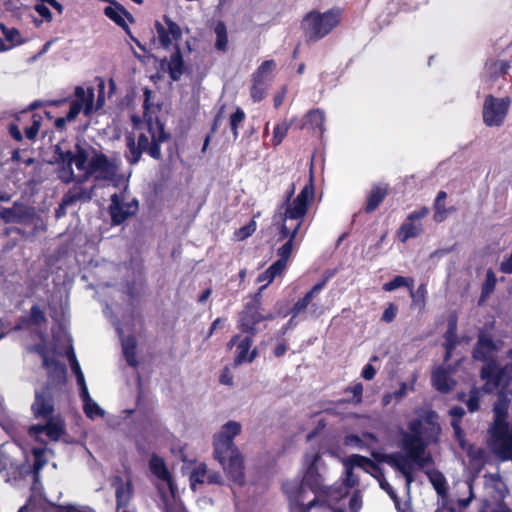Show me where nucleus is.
Segmentation results:
<instances>
[{
    "label": "nucleus",
    "instance_id": "nucleus-39",
    "mask_svg": "<svg viewBox=\"0 0 512 512\" xmlns=\"http://www.w3.org/2000/svg\"><path fill=\"white\" fill-rule=\"evenodd\" d=\"M214 32L216 35L215 48L219 51L225 52L228 45L227 28L224 22L219 21L215 25Z\"/></svg>",
    "mask_w": 512,
    "mask_h": 512
},
{
    "label": "nucleus",
    "instance_id": "nucleus-8",
    "mask_svg": "<svg viewBox=\"0 0 512 512\" xmlns=\"http://www.w3.org/2000/svg\"><path fill=\"white\" fill-rule=\"evenodd\" d=\"M149 468L157 477V489L164 504V512H170L169 504L175 497V487L170 472L168 471L164 460L153 455L149 460Z\"/></svg>",
    "mask_w": 512,
    "mask_h": 512
},
{
    "label": "nucleus",
    "instance_id": "nucleus-10",
    "mask_svg": "<svg viewBox=\"0 0 512 512\" xmlns=\"http://www.w3.org/2000/svg\"><path fill=\"white\" fill-rule=\"evenodd\" d=\"M119 163L116 158H109L101 152L92 149V156L87 166L84 179L94 176L99 180H113L117 175Z\"/></svg>",
    "mask_w": 512,
    "mask_h": 512
},
{
    "label": "nucleus",
    "instance_id": "nucleus-48",
    "mask_svg": "<svg viewBox=\"0 0 512 512\" xmlns=\"http://www.w3.org/2000/svg\"><path fill=\"white\" fill-rule=\"evenodd\" d=\"M0 28L7 41L11 42L13 45H18L22 43L20 33L17 29L7 28L3 24L0 25Z\"/></svg>",
    "mask_w": 512,
    "mask_h": 512
},
{
    "label": "nucleus",
    "instance_id": "nucleus-28",
    "mask_svg": "<svg viewBox=\"0 0 512 512\" xmlns=\"http://www.w3.org/2000/svg\"><path fill=\"white\" fill-rule=\"evenodd\" d=\"M432 382L434 387L441 392H449L452 390L454 382L451 380L449 373L442 367L437 368L432 373Z\"/></svg>",
    "mask_w": 512,
    "mask_h": 512
},
{
    "label": "nucleus",
    "instance_id": "nucleus-4",
    "mask_svg": "<svg viewBox=\"0 0 512 512\" xmlns=\"http://www.w3.org/2000/svg\"><path fill=\"white\" fill-rule=\"evenodd\" d=\"M147 125V133H140L137 141L132 136L126 138L125 157L132 165L140 161L144 152L153 159L159 160L162 156L161 144L169 139V134L165 132L164 125L159 120L149 121Z\"/></svg>",
    "mask_w": 512,
    "mask_h": 512
},
{
    "label": "nucleus",
    "instance_id": "nucleus-64",
    "mask_svg": "<svg viewBox=\"0 0 512 512\" xmlns=\"http://www.w3.org/2000/svg\"><path fill=\"white\" fill-rule=\"evenodd\" d=\"M429 213V209L427 207H422L419 210L413 211L408 215L410 220H415L416 222H420L422 218L427 216Z\"/></svg>",
    "mask_w": 512,
    "mask_h": 512
},
{
    "label": "nucleus",
    "instance_id": "nucleus-11",
    "mask_svg": "<svg viewBox=\"0 0 512 512\" xmlns=\"http://www.w3.org/2000/svg\"><path fill=\"white\" fill-rule=\"evenodd\" d=\"M511 100L509 97L496 98L488 95L483 104V122L488 127L501 126L507 116Z\"/></svg>",
    "mask_w": 512,
    "mask_h": 512
},
{
    "label": "nucleus",
    "instance_id": "nucleus-12",
    "mask_svg": "<svg viewBox=\"0 0 512 512\" xmlns=\"http://www.w3.org/2000/svg\"><path fill=\"white\" fill-rule=\"evenodd\" d=\"M313 195L312 187L305 186L298 196L292 201L291 205L285 208L284 216L282 218L281 232L284 236L289 232V221H303L307 213L308 200Z\"/></svg>",
    "mask_w": 512,
    "mask_h": 512
},
{
    "label": "nucleus",
    "instance_id": "nucleus-55",
    "mask_svg": "<svg viewBox=\"0 0 512 512\" xmlns=\"http://www.w3.org/2000/svg\"><path fill=\"white\" fill-rule=\"evenodd\" d=\"M256 230V223L255 221H250L249 224L241 227L237 232H236V237L238 240H244L246 238H248L249 236H251Z\"/></svg>",
    "mask_w": 512,
    "mask_h": 512
},
{
    "label": "nucleus",
    "instance_id": "nucleus-52",
    "mask_svg": "<svg viewBox=\"0 0 512 512\" xmlns=\"http://www.w3.org/2000/svg\"><path fill=\"white\" fill-rule=\"evenodd\" d=\"M41 125V117L33 115L32 125L24 129V133L27 139L34 140L39 132Z\"/></svg>",
    "mask_w": 512,
    "mask_h": 512
},
{
    "label": "nucleus",
    "instance_id": "nucleus-57",
    "mask_svg": "<svg viewBox=\"0 0 512 512\" xmlns=\"http://www.w3.org/2000/svg\"><path fill=\"white\" fill-rule=\"evenodd\" d=\"M495 285H496L495 274L491 269H489L486 273V280H485V283L482 288L483 293H485V294L490 293L494 289Z\"/></svg>",
    "mask_w": 512,
    "mask_h": 512
},
{
    "label": "nucleus",
    "instance_id": "nucleus-44",
    "mask_svg": "<svg viewBox=\"0 0 512 512\" xmlns=\"http://www.w3.org/2000/svg\"><path fill=\"white\" fill-rule=\"evenodd\" d=\"M344 444L348 447L359 449V450H368L369 444L364 440V436H358L356 434L346 435L344 438Z\"/></svg>",
    "mask_w": 512,
    "mask_h": 512
},
{
    "label": "nucleus",
    "instance_id": "nucleus-13",
    "mask_svg": "<svg viewBox=\"0 0 512 512\" xmlns=\"http://www.w3.org/2000/svg\"><path fill=\"white\" fill-rule=\"evenodd\" d=\"M481 377L487 381V384H492L495 388L512 393V364H507L501 368L496 362L488 363L482 367Z\"/></svg>",
    "mask_w": 512,
    "mask_h": 512
},
{
    "label": "nucleus",
    "instance_id": "nucleus-56",
    "mask_svg": "<svg viewBox=\"0 0 512 512\" xmlns=\"http://www.w3.org/2000/svg\"><path fill=\"white\" fill-rule=\"evenodd\" d=\"M34 463H33V471H34V479L37 480L39 471L45 466L46 460L43 458V454L40 451H34Z\"/></svg>",
    "mask_w": 512,
    "mask_h": 512
},
{
    "label": "nucleus",
    "instance_id": "nucleus-14",
    "mask_svg": "<svg viewBox=\"0 0 512 512\" xmlns=\"http://www.w3.org/2000/svg\"><path fill=\"white\" fill-rule=\"evenodd\" d=\"M261 321V295L257 293L241 312L239 323L243 331L254 334L255 325Z\"/></svg>",
    "mask_w": 512,
    "mask_h": 512
},
{
    "label": "nucleus",
    "instance_id": "nucleus-32",
    "mask_svg": "<svg viewBox=\"0 0 512 512\" xmlns=\"http://www.w3.org/2000/svg\"><path fill=\"white\" fill-rule=\"evenodd\" d=\"M422 233V225L420 222L410 220L407 217L399 230V238L402 242H406L409 238L417 237Z\"/></svg>",
    "mask_w": 512,
    "mask_h": 512
},
{
    "label": "nucleus",
    "instance_id": "nucleus-60",
    "mask_svg": "<svg viewBox=\"0 0 512 512\" xmlns=\"http://www.w3.org/2000/svg\"><path fill=\"white\" fill-rule=\"evenodd\" d=\"M396 313H397V307L393 304H390L383 312L382 314V320L384 322H387V323H390L392 322L395 317H396Z\"/></svg>",
    "mask_w": 512,
    "mask_h": 512
},
{
    "label": "nucleus",
    "instance_id": "nucleus-40",
    "mask_svg": "<svg viewBox=\"0 0 512 512\" xmlns=\"http://www.w3.org/2000/svg\"><path fill=\"white\" fill-rule=\"evenodd\" d=\"M405 286L410 290L411 296H414V281L412 278H406L403 276H396L390 282L383 285L385 291H393L399 287Z\"/></svg>",
    "mask_w": 512,
    "mask_h": 512
},
{
    "label": "nucleus",
    "instance_id": "nucleus-34",
    "mask_svg": "<svg viewBox=\"0 0 512 512\" xmlns=\"http://www.w3.org/2000/svg\"><path fill=\"white\" fill-rule=\"evenodd\" d=\"M284 271L283 268H281L280 263H273L267 270L259 274L257 277V282L262 283V285L259 288V292L261 294V291L264 290L277 275H280Z\"/></svg>",
    "mask_w": 512,
    "mask_h": 512
},
{
    "label": "nucleus",
    "instance_id": "nucleus-7",
    "mask_svg": "<svg viewBox=\"0 0 512 512\" xmlns=\"http://www.w3.org/2000/svg\"><path fill=\"white\" fill-rule=\"evenodd\" d=\"M75 100L71 101L70 108L65 117H59L55 120L54 126L57 130L65 129L67 122L74 121L81 111L89 116L94 111V89L89 87L84 89L77 86L74 91Z\"/></svg>",
    "mask_w": 512,
    "mask_h": 512
},
{
    "label": "nucleus",
    "instance_id": "nucleus-9",
    "mask_svg": "<svg viewBox=\"0 0 512 512\" xmlns=\"http://www.w3.org/2000/svg\"><path fill=\"white\" fill-rule=\"evenodd\" d=\"M139 209V202L131 197L125 188L120 193H114L110 198L109 214L113 225H120L134 216Z\"/></svg>",
    "mask_w": 512,
    "mask_h": 512
},
{
    "label": "nucleus",
    "instance_id": "nucleus-54",
    "mask_svg": "<svg viewBox=\"0 0 512 512\" xmlns=\"http://www.w3.org/2000/svg\"><path fill=\"white\" fill-rule=\"evenodd\" d=\"M164 22L171 35L172 41L179 40L182 36V31L179 25L172 21L168 16H164Z\"/></svg>",
    "mask_w": 512,
    "mask_h": 512
},
{
    "label": "nucleus",
    "instance_id": "nucleus-27",
    "mask_svg": "<svg viewBox=\"0 0 512 512\" xmlns=\"http://www.w3.org/2000/svg\"><path fill=\"white\" fill-rule=\"evenodd\" d=\"M485 488L489 490L495 499H503L507 492L506 485L499 474L485 475Z\"/></svg>",
    "mask_w": 512,
    "mask_h": 512
},
{
    "label": "nucleus",
    "instance_id": "nucleus-30",
    "mask_svg": "<svg viewBox=\"0 0 512 512\" xmlns=\"http://www.w3.org/2000/svg\"><path fill=\"white\" fill-rule=\"evenodd\" d=\"M117 332L121 337L122 349L124 357L128 363V365L135 367L137 365L136 360V340L133 336H128L126 338L122 337V329L117 327Z\"/></svg>",
    "mask_w": 512,
    "mask_h": 512
},
{
    "label": "nucleus",
    "instance_id": "nucleus-50",
    "mask_svg": "<svg viewBox=\"0 0 512 512\" xmlns=\"http://www.w3.org/2000/svg\"><path fill=\"white\" fill-rule=\"evenodd\" d=\"M480 392L477 388L470 390L468 399L466 401L467 408L470 412H475L479 409Z\"/></svg>",
    "mask_w": 512,
    "mask_h": 512
},
{
    "label": "nucleus",
    "instance_id": "nucleus-53",
    "mask_svg": "<svg viewBox=\"0 0 512 512\" xmlns=\"http://www.w3.org/2000/svg\"><path fill=\"white\" fill-rule=\"evenodd\" d=\"M294 192H295V186H294V184H292L290 189L287 191V193L285 195V199H284L282 205L278 208L277 213L274 216V220L279 218V220L282 221V218H283L284 212H285V208L288 205H291V203H292L291 198H292Z\"/></svg>",
    "mask_w": 512,
    "mask_h": 512
},
{
    "label": "nucleus",
    "instance_id": "nucleus-17",
    "mask_svg": "<svg viewBox=\"0 0 512 512\" xmlns=\"http://www.w3.org/2000/svg\"><path fill=\"white\" fill-rule=\"evenodd\" d=\"M325 281L317 283L312 287V289L305 294L304 297L300 298L291 308L290 314L294 315V317H298L305 313V311L309 308V313L313 316L316 315V310L318 306L315 303H312L313 298L318 295L321 290L324 288Z\"/></svg>",
    "mask_w": 512,
    "mask_h": 512
},
{
    "label": "nucleus",
    "instance_id": "nucleus-16",
    "mask_svg": "<svg viewBox=\"0 0 512 512\" xmlns=\"http://www.w3.org/2000/svg\"><path fill=\"white\" fill-rule=\"evenodd\" d=\"M84 175L75 179V184L64 194V205H75L77 203H88L93 198L94 186L86 187Z\"/></svg>",
    "mask_w": 512,
    "mask_h": 512
},
{
    "label": "nucleus",
    "instance_id": "nucleus-59",
    "mask_svg": "<svg viewBox=\"0 0 512 512\" xmlns=\"http://www.w3.org/2000/svg\"><path fill=\"white\" fill-rule=\"evenodd\" d=\"M30 318H31V321L35 324H40L41 322H43L45 320L43 311L37 305H34L31 307Z\"/></svg>",
    "mask_w": 512,
    "mask_h": 512
},
{
    "label": "nucleus",
    "instance_id": "nucleus-36",
    "mask_svg": "<svg viewBox=\"0 0 512 512\" xmlns=\"http://www.w3.org/2000/svg\"><path fill=\"white\" fill-rule=\"evenodd\" d=\"M83 402V409L86 416L90 419L96 417H102L104 410L91 398L89 392L85 395L80 396Z\"/></svg>",
    "mask_w": 512,
    "mask_h": 512
},
{
    "label": "nucleus",
    "instance_id": "nucleus-38",
    "mask_svg": "<svg viewBox=\"0 0 512 512\" xmlns=\"http://www.w3.org/2000/svg\"><path fill=\"white\" fill-rule=\"evenodd\" d=\"M325 121L324 112L320 109H314L309 111L305 116L304 125L309 124L313 129L318 128L322 134L324 131L323 124Z\"/></svg>",
    "mask_w": 512,
    "mask_h": 512
},
{
    "label": "nucleus",
    "instance_id": "nucleus-26",
    "mask_svg": "<svg viewBox=\"0 0 512 512\" xmlns=\"http://www.w3.org/2000/svg\"><path fill=\"white\" fill-rule=\"evenodd\" d=\"M18 512H95V511L89 506L69 504V505H63V506L50 505L48 507L39 508V509H35V510H30L27 506H23L19 509Z\"/></svg>",
    "mask_w": 512,
    "mask_h": 512
},
{
    "label": "nucleus",
    "instance_id": "nucleus-2",
    "mask_svg": "<svg viewBox=\"0 0 512 512\" xmlns=\"http://www.w3.org/2000/svg\"><path fill=\"white\" fill-rule=\"evenodd\" d=\"M439 433L437 414L430 411L421 419L409 421L408 430L399 429L401 451L378 453L371 450V455L375 460L386 463L400 473L409 490L415 480V472L432 465L433 458L427 451V447L431 442L436 441Z\"/></svg>",
    "mask_w": 512,
    "mask_h": 512
},
{
    "label": "nucleus",
    "instance_id": "nucleus-45",
    "mask_svg": "<svg viewBox=\"0 0 512 512\" xmlns=\"http://www.w3.org/2000/svg\"><path fill=\"white\" fill-rule=\"evenodd\" d=\"M245 119V113L241 108H237L236 111L230 116V128L234 137V140H236L239 136L238 128L242 124V122Z\"/></svg>",
    "mask_w": 512,
    "mask_h": 512
},
{
    "label": "nucleus",
    "instance_id": "nucleus-58",
    "mask_svg": "<svg viewBox=\"0 0 512 512\" xmlns=\"http://www.w3.org/2000/svg\"><path fill=\"white\" fill-rule=\"evenodd\" d=\"M66 356L68 358L71 370L74 373V375L78 374L79 371H82L72 347H70V349L67 351Z\"/></svg>",
    "mask_w": 512,
    "mask_h": 512
},
{
    "label": "nucleus",
    "instance_id": "nucleus-15",
    "mask_svg": "<svg viewBox=\"0 0 512 512\" xmlns=\"http://www.w3.org/2000/svg\"><path fill=\"white\" fill-rule=\"evenodd\" d=\"M31 409L36 418L48 419L51 417L54 411V400L49 387L35 390V400Z\"/></svg>",
    "mask_w": 512,
    "mask_h": 512
},
{
    "label": "nucleus",
    "instance_id": "nucleus-35",
    "mask_svg": "<svg viewBox=\"0 0 512 512\" xmlns=\"http://www.w3.org/2000/svg\"><path fill=\"white\" fill-rule=\"evenodd\" d=\"M430 483L435 489L438 497L444 496L448 494L447 491V482L444 475L437 470H429L426 472Z\"/></svg>",
    "mask_w": 512,
    "mask_h": 512
},
{
    "label": "nucleus",
    "instance_id": "nucleus-63",
    "mask_svg": "<svg viewBox=\"0 0 512 512\" xmlns=\"http://www.w3.org/2000/svg\"><path fill=\"white\" fill-rule=\"evenodd\" d=\"M347 391L353 394L356 403H361L363 393V385L361 383H357L354 386L349 387Z\"/></svg>",
    "mask_w": 512,
    "mask_h": 512
},
{
    "label": "nucleus",
    "instance_id": "nucleus-41",
    "mask_svg": "<svg viewBox=\"0 0 512 512\" xmlns=\"http://www.w3.org/2000/svg\"><path fill=\"white\" fill-rule=\"evenodd\" d=\"M269 81L258 79L253 77V84L251 87V97L254 100V102L261 101L265 95L266 91L268 89Z\"/></svg>",
    "mask_w": 512,
    "mask_h": 512
},
{
    "label": "nucleus",
    "instance_id": "nucleus-3",
    "mask_svg": "<svg viewBox=\"0 0 512 512\" xmlns=\"http://www.w3.org/2000/svg\"><path fill=\"white\" fill-rule=\"evenodd\" d=\"M241 432V424L228 421L214 435V458L227 472L229 478L236 484L244 483V467L242 457L233 440Z\"/></svg>",
    "mask_w": 512,
    "mask_h": 512
},
{
    "label": "nucleus",
    "instance_id": "nucleus-1",
    "mask_svg": "<svg viewBox=\"0 0 512 512\" xmlns=\"http://www.w3.org/2000/svg\"><path fill=\"white\" fill-rule=\"evenodd\" d=\"M306 466L301 485L293 491L291 484H284V491L289 495L292 512H344L343 505L337 506L348 495L350 488L358 484V477L353 469L362 468L365 472L376 470L377 465L369 458L353 454L343 461L344 479L340 484L325 487V465L319 453H306ZM362 507L360 493L355 491L349 499L350 512H359Z\"/></svg>",
    "mask_w": 512,
    "mask_h": 512
},
{
    "label": "nucleus",
    "instance_id": "nucleus-6",
    "mask_svg": "<svg viewBox=\"0 0 512 512\" xmlns=\"http://www.w3.org/2000/svg\"><path fill=\"white\" fill-rule=\"evenodd\" d=\"M340 16V9H330L323 13L310 11L302 20L305 36L310 41L324 38L339 24Z\"/></svg>",
    "mask_w": 512,
    "mask_h": 512
},
{
    "label": "nucleus",
    "instance_id": "nucleus-61",
    "mask_svg": "<svg viewBox=\"0 0 512 512\" xmlns=\"http://www.w3.org/2000/svg\"><path fill=\"white\" fill-rule=\"evenodd\" d=\"M451 426L454 430L455 438L458 440L460 446L464 448V432L460 426V422L451 421Z\"/></svg>",
    "mask_w": 512,
    "mask_h": 512
},
{
    "label": "nucleus",
    "instance_id": "nucleus-29",
    "mask_svg": "<svg viewBox=\"0 0 512 512\" xmlns=\"http://www.w3.org/2000/svg\"><path fill=\"white\" fill-rule=\"evenodd\" d=\"M184 72V61L180 49L176 50L170 56L168 61V73L173 81H178Z\"/></svg>",
    "mask_w": 512,
    "mask_h": 512
},
{
    "label": "nucleus",
    "instance_id": "nucleus-51",
    "mask_svg": "<svg viewBox=\"0 0 512 512\" xmlns=\"http://www.w3.org/2000/svg\"><path fill=\"white\" fill-rule=\"evenodd\" d=\"M438 508L435 512H456L455 504L449 499L448 494L438 497Z\"/></svg>",
    "mask_w": 512,
    "mask_h": 512
},
{
    "label": "nucleus",
    "instance_id": "nucleus-43",
    "mask_svg": "<svg viewBox=\"0 0 512 512\" xmlns=\"http://www.w3.org/2000/svg\"><path fill=\"white\" fill-rule=\"evenodd\" d=\"M207 475V466L204 463L198 464L190 475L191 488L196 489L197 484L205 483Z\"/></svg>",
    "mask_w": 512,
    "mask_h": 512
},
{
    "label": "nucleus",
    "instance_id": "nucleus-25",
    "mask_svg": "<svg viewBox=\"0 0 512 512\" xmlns=\"http://www.w3.org/2000/svg\"><path fill=\"white\" fill-rule=\"evenodd\" d=\"M445 338V360L447 361L451 355L453 350L458 344L457 339V318L455 316H452L448 320V327L444 334Z\"/></svg>",
    "mask_w": 512,
    "mask_h": 512
},
{
    "label": "nucleus",
    "instance_id": "nucleus-19",
    "mask_svg": "<svg viewBox=\"0 0 512 512\" xmlns=\"http://www.w3.org/2000/svg\"><path fill=\"white\" fill-rule=\"evenodd\" d=\"M64 432V425L62 421L57 419L48 418L44 425H33L29 428V434L36 438L45 434L50 440L57 441Z\"/></svg>",
    "mask_w": 512,
    "mask_h": 512
},
{
    "label": "nucleus",
    "instance_id": "nucleus-23",
    "mask_svg": "<svg viewBox=\"0 0 512 512\" xmlns=\"http://www.w3.org/2000/svg\"><path fill=\"white\" fill-rule=\"evenodd\" d=\"M28 216L26 206L21 202H14L12 207L0 210V219L5 223H21Z\"/></svg>",
    "mask_w": 512,
    "mask_h": 512
},
{
    "label": "nucleus",
    "instance_id": "nucleus-18",
    "mask_svg": "<svg viewBox=\"0 0 512 512\" xmlns=\"http://www.w3.org/2000/svg\"><path fill=\"white\" fill-rule=\"evenodd\" d=\"M496 351L497 347L492 338L481 332L478 335L472 356L475 360L486 362L484 365L486 366L488 363L495 362L492 360V358L494 357Z\"/></svg>",
    "mask_w": 512,
    "mask_h": 512
},
{
    "label": "nucleus",
    "instance_id": "nucleus-46",
    "mask_svg": "<svg viewBox=\"0 0 512 512\" xmlns=\"http://www.w3.org/2000/svg\"><path fill=\"white\" fill-rule=\"evenodd\" d=\"M276 64L273 60L264 61L253 74V77L263 80H270L269 75L275 68Z\"/></svg>",
    "mask_w": 512,
    "mask_h": 512
},
{
    "label": "nucleus",
    "instance_id": "nucleus-62",
    "mask_svg": "<svg viewBox=\"0 0 512 512\" xmlns=\"http://www.w3.org/2000/svg\"><path fill=\"white\" fill-rule=\"evenodd\" d=\"M205 483H208V484H222V476L217 471H213V470H208L207 469V475H206Z\"/></svg>",
    "mask_w": 512,
    "mask_h": 512
},
{
    "label": "nucleus",
    "instance_id": "nucleus-24",
    "mask_svg": "<svg viewBox=\"0 0 512 512\" xmlns=\"http://www.w3.org/2000/svg\"><path fill=\"white\" fill-rule=\"evenodd\" d=\"M253 340L250 336L241 339L236 348L235 364L240 365L246 362H252L257 355L256 349L251 350Z\"/></svg>",
    "mask_w": 512,
    "mask_h": 512
},
{
    "label": "nucleus",
    "instance_id": "nucleus-47",
    "mask_svg": "<svg viewBox=\"0 0 512 512\" xmlns=\"http://www.w3.org/2000/svg\"><path fill=\"white\" fill-rule=\"evenodd\" d=\"M155 28L162 46L165 48L169 47L172 43V38L167 27L162 25L160 22H156Z\"/></svg>",
    "mask_w": 512,
    "mask_h": 512
},
{
    "label": "nucleus",
    "instance_id": "nucleus-37",
    "mask_svg": "<svg viewBox=\"0 0 512 512\" xmlns=\"http://www.w3.org/2000/svg\"><path fill=\"white\" fill-rule=\"evenodd\" d=\"M104 14L114 21L117 25L127 28V24L122 15H128V12L119 4L108 6L104 9Z\"/></svg>",
    "mask_w": 512,
    "mask_h": 512
},
{
    "label": "nucleus",
    "instance_id": "nucleus-33",
    "mask_svg": "<svg viewBox=\"0 0 512 512\" xmlns=\"http://www.w3.org/2000/svg\"><path fill=\"white\" fill-rule=\"evenodd\" d=\"M387 194V189L382 186H374L367 197L365 211L371 213L380 205Z\"/></svg>",
    "mask_w": 512,
    "mask_h": 512
},
{
    "label": "nucleus",
    "instance_id": "nucleus-31",
    "mask_svg": "<svg viewBox=\"0 0 512 512\" xmlns=\"http://www.w3.org/2000/svg\"><path fill=\"white\" fill-rule=\"evenodd\" d=\"M92 155L90 149L80 145L75 146V151H71V160L76 168L80 171L87 173V166Z\"/></svg>",
    "mask_w": 512,
    "mask_h": 512
},
{
    "label": "nucleus",
    "instance_id": "nucleus-20",
    "mask_svg": "<svg viewBox=\"0 0 512 512\" xmlns=\"http://www.w3.org/2000/svg\"><path fill=\"white\" fill-rule=\"evenodd\" d=\"M56 163L59 166L58 177L63 183H71L75 180L74 171L72 168L73 162L71 160V151H62L59 147L56 148Z\"/></svg>",
    "mask_w": 512,
    "mask_h": 512
},
{
    "label": "nucleus",
    "instance_id": "nucleus-5",
    "mask_svg": "<svg viewBox=\"0 0 512 512\" xmlns=\"http://www.w3.org/2000/svg\"><path fill=\"white\" fill-rule=\"evenodd\" d=\"M494 423L489 429L490 448L501 461H512V424L506 421L507 409L503 404L493 408Z\"/></svg>",
    "mask_w": 512,
    "mask_h": 512
},
{
    "label": "nucleus",
    "instance_id": "nucleus-49",
    "mask_svg": "<svg viewBox=\"0 0 512 512\" xmlns=\"http://www.w3.org/2000/svg\"><path fill=\"white\" fill-rule=\"evenodd\" d=\"M289 126L290 124L287 122H283L275 126L272 137L274 145H279L282 142L288 132Z\"/></svg>",
    "mask_w": 512,
    "mask_h": 512
},
{
    "label": "nucleus",
    "instance_id": "nucleus-42",
    "mask_svg": "<svg viewBox=\"0 0 512 512\" xmlns=\"http://www.w3.org/2000/svg\"><path fill=\"white\" fill-rule=\"evenodd\" d=\"M447 194L444 191H439L437 197L434 202V220L436 222H442L446 218V209L444 205V200L446 199Z\"/></svg>",
    "mask_w": 512,
    "mask_h": 512
},
{
    "label": "nucleus",
    "instance_id": "nucleus-22",
    "mask_svg": "<svg viewBox=\"0 0 512 512\" xmlns=\"http://www.w3.org/2000/svg\"><path fill=\"white\" fill-rule=\"evenodd\" d=\"M115 489L117 508L126 507L132 496V484L129 479L124 480L120 476H114L111 482Z\"/></svg>",
    "mask_w": 512,
    "mask_h": 512
},
{
    "label": "nucleus",
    "instance_id": "nucleus-21",
    "mask_svg": "<svg viewBox=\"0 0 512 512\" xmlns=\"http://www.w3.org/2000/svg\"><path fill=\"white\" fill-rule=\"evenodd\" d=\"M300 226H301V221L295 223V225L288 224L289 232L287 233L286 236H284L282 234V232L280 231L281 239H285L286 237H289V239L281 247L278 248L277 255H278L279 259L276 260L274 263H280L281 268H283V269L286 268L288 259L290 258L291 254H292L293 240L296 238V235L300 229Z\"/></svg>",
    "mask_w": 512,
    "mask_h": 512
}]
</instances>
